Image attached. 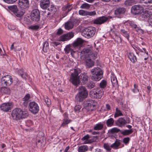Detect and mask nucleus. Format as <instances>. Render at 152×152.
<instances>
[{"label": "nucleus", "mask_w": 152, "mask_h": 152, "mask_svg": "<svg viewBox=\"0 0 152 152\" xmlns=\"http://www.w3.org/2000/svg\"><path fill=\"white\" fill-rule=\"evenodd\" d=\"M126 123V121L123 118H119L116 122L117 125L120 127L124 126Z\"/></svg>", "instance_id": "24"}, {"label": "nucleus", "mask_w": 152, "mask_h": 152, "mask_svg": "<svg viewBox=\"0 0 152 152\" xmlns=\"http://www.w3.org/2000/svg\"><path fill=\"white\" fill-rule=\"evenodd\" d=\"M88 147L87 145H82L79 147L78 149L79 152H85L87 151Z\"/></svg>", "instance_id": "32"}, {"label": "nucleus", "mask_w": 152, "mask_h": 152, "mask_svg": "<svg viewBox=\"0 0 152 152\" xmlns=\"http://www.w3.org/2000/svg\"><path fill=\"white\" fill-rule=\"evenodd\" d=\"M108 18L104 16L99 17L94 20V23L96 24L101 25L106 22L108 20Z\"/></svg>", "instance_id": "18"}, {"label": "nucleus", "mask_w": 152, "mask_h": 152, "mask_svg": "<svg viewBox=\"0 0 152 152\" xmlns=\"http://www.w3.org/2000/svg\"><path fill=\"white\" fill-rule=\"evenodd\" d=\"M95 86V83L92 81H89L87 84V87L89 89L93 88Z\"/></svg>", "instance_id": "38"}, {"label": "nucleus", "mask_w": 152, "mask_h": 152, "mask_svg": "<svg viewBox=\"0 0 152 152\" xmlns=\"http://www.w3.org/2000/svg\"><path fill=\"white\" fill-rule=\"evenodd\" d=\"M87 11L83 10H80L79 11V14L81 16H87Z\"/></svg>", "instance_id": "51"}, {"label": "nucleus", "mask_w": 152, "mask_h": 152, "mask_svg": "<svg viewBox=\"0 0 152 152\" xmlns=\"http://www.w3.org/2000/svg\"><path fill=\"white\" fill-rule=\"evenodd\" d=\"M81 72V70L80 69L76 68L74 69V72L73 73H72L71 75H76V76H79L78 75Z\"/></svg>", "instance_id": "42"}, {"label": "nucleus", "mask_w": 152, "mask_h": 152, "mask_svg": "<svg viewBox=\"0 0 152 152\" xmlns=\"http://www.w3.org/2000/svg\"><path fill=\"white\" fill-rule=\"evenodd\" d=\"M104 94V91L102 89L100 88L94 89L89 93L90 96L92 98L99 99L101 98Z\"/></svg>", "instance_id": "5"}, {"label": "nucleus", "mask_w": 152, "mask_h": 152, "mask_svg": "<svg viewBox=\"0 0 152 152\" xmlns=\"http://www.w3.org/2000/svg\"><path fill=\"white\" fill-rule=\"evenodd\" d=\"M114 121L113 118H110L108 119L106 122V124L108 127H110L113 125Z\"/></svg>", "instance_id": "34"}, {"label": "nucleus", "mask_w": 152, "mask_h": 152, "mask_svg": "<svg viewBox=\"0 0 152 152\" xmlns=\"http://www.w3.org/2000/svg\"><path fill=\"white\" fill-rule=\"evenodd\" d=\"M72 5L69 3L63 6L62 8V10L64 17L66 16L68 13L72 10Z\"/></svg>", "instance_id": "15"}, {"label": "nucleus", "mask_w": 152, "mask_h": 152, "mask_svg": "<svg viewBox=\"0 0 152 152\" xmlns=\"http://www.w3.org/2000/svg\"><path fill=\"white\" fill-rule=\"evenodd\" d=\"M1 92L3 94H9L10 93V90L9 88L4 87L1 88Z\"/></svg>", "instance_id": "31"}, {"label": "nucleus", "mask_w": 152, "mask_h": 152, "mask_svg": "<svg viewBox=\"0 0 152 152\" xmlns=\"http://www.w3.org/2000/svg\"><path fill=\"white\" fill-rule=\"evenodd\" d=\"M84 42V40L82 39L78 38L72 44V47L74 48L82 47V45Z\"/></svg>", "instance_id": "22"}, {"label": "nucleus", "mask_w": 152, "mask_h": 152, "mask_svg": "<svg viewBox=\"0 0 152 152\" xmlns=\"http://www.w3.org/2000/svg\"><path fill=\"white\" fill-rule=\"evenodd\" d=\"M71 46L70 45H67L64 48L65 52L66 53H69L72 49Z\"/></svg>", "instance_id": "49"}, {"label": "nucleus", "mask_w": 152, "mask_h": 152, "mask_svg": "<svg viewBox=\"0 0 152 152\" xmlns=\"http://www.w3.org/2000/svg\"><path fill=\"white\" fill-rule=\"evenodd\" d=\"M8 28L10 30H13L15 29V26L9 25L8 26Z\"/></svg>", "instance_id": "62"}, {"label": "nucleus", "mask_w": 152, "mask_h": 152, "mask_svg": "<svg viewBox=\"0 0 152 152\" xmlns=\"http://www.w3.org/2000/svg\"><path fill=\"white\" fill-rule=\"evenodd\" d=\"M12 107V105L11 102L3 103L0 106L1 110L5 112L10 111Z\"/></svg>", "instance_id": "14"}, {"label": "nucleus", "mask_w": 152, "mask_h": 152, "mask_svg": "<svg viewBox=\"0 0 152 152\" xmlns=\"http://www.w3.org/2000/svg\"><path fill=\"white\" fill-rule=\"evenodd\" d=\"M115 110L116 112L114 115V116L115 118L119 116L123 115L121 111L119 110L118 108H116L115 109Z\"/></svg>", "instance_id": "40"}, {"label": "nucleus", "mask_w": 152, "mask_h": 152, "mask_svg": "<svg viewBox=\"0 0 152 152\" xmlns=\"http://www.w3.org/2000/svg\"><path fill=\"white\" fill-rule=\"evenodd\" d=\"M91 49L92 48H86L83 49L80 52V49L78 50L77 51L79 53H80L81 54H88L89 56L90 54L91 53Z\"/></svg>", "instance_id": "25"}, {"label": "nucleus", "mask_w": 152, "mask_h": 152, "mask_svg": "<svg viewBox=\"0 0 152 152\" xmlns=\"http://www.w3.org/2000/svg\"><path fill=\"white\" fill-rule=\"evenodd\" d=\"M121 144L120 140H116L114 143L112 144L110 147L114 149H117L119 148V147Z\"/></svg>", "instance_id": "26"}, {"label": "nucleus", "mask_w": 152, "mask_h": 152, "mask_svg": "<svg viewBox=\"0 0 152 152\" xmlns=\"http://www.w3.org/2000/svg\"><path fill=\"white\" fill-rule=\"evenodd\" d=\"M81 108V106L79 105H76L74 108V110L76 112H79Z\"/></svg>", "instance_id": "60"}, {"label": "nucleus", "mask_w": 152, "mask_h": 152, "mask_svg": "<svg viewBox=\"0 0 152 152\" xmlns=\"http://www.w3.org/2000/svg\"><path fill=\"white\" fill-rule=\"evenodd\" d=\"M70 82L74 86H77L80 83V80L79 76H76V75H71L70 79Z\"/></svg>", "instance_id": "16"}, {"label": "nucleus", "mask_w": 152, "mask_h": 152, "mask_svg": "<svg viewBox=\"0 0 152 152\" xmlns=\"http://www.w3.org/2000/svg\"><path fill=\"white\" fill-rule=\"evenodd\" d=\"M90 5L87 3H84L80 7L81 9H88L90 7Z\"/></svg>", "instance_id": "43"}, {"label": "nucleus", "mask_w": 152, "mask_h": 152, "mask_svg": "<svg viewBox=\"0 0 152 152\" xmlns=\"http://www.w3.org/2000/svg\"><path fill=\"white\" fill-rule=\"evenodd\" d=\"M19 74L23 79H26L28 77L27 74L23 71V69H20L19 71Z\"/></svg>", "instance_id": "41"}, {"label": "nucleus", "mask_w": 152, "mask_h": 152, "mask_svg": "<svg viewBox=\"0 0 152 152\" xmlns=\"http://www.w3.org/2000/svg\"><path fill=\"white\" fill-rule=\"evenodd\" d=\"M28 107L30 112L33 114L37 113L39 110L38 104L34 102H30L28 104Z\"/></svg>", "instance_id": "9"}, {"label": "nucleus", "mask_w": 152, "mask_h": 152, "mask_svg": "<svg viewBox=\"0 0 152 152\" xmlns=\"http://www.w3.org/2000/svg\"><path fill=\"white\" fill-rule=\"evenodd\" d=\"M138 86L136 84H134V88L132 90V91L134 93H135L137 92H139V90L138 89Z\"/></svg>", "instance_id": "53"}, {"label": "nucleus", "mask_w": 152, "mask_h": 152, "mask_svg": "<svg viewBox=\"0 0 152 152\" xmlns=\"http://www.w3.org/2000/svg\"><path fill=\"white\" fill-rule=\"evenodd\" d=\"M96 15V13L95 11H87V15H89L90 16H94Z\"/></svg>", "instance_id": "55"}, {"label": "nucleus", "mask_w": 152, "mask_h": 152, "mask_svg": "<svg viewBox=\"0 0 152 152\" xmlns=\"http://www.w3.org/2000/svg\"><path fill=\"white\" fill-rule=\"evenodd\" d=\"M111 81L113 86H116L118 84V81L115 76L113 75L111 77Z\"/></svg>", "instance_id": "30"}, {"label": "nucleus", "mask_w": 152, "mask_h": 152, "mask_svg": "<svg viewBox=\"0 0 152 152\" xmlns=\"http://www.w3.org/2000/svg\"><path fill=\"white\" fill-rule=\"evenodd\" d=\"M88 95V92L86 88L84 86H81L79 88L78 93L75 96V100L77 102H82L87 97Z\"/></svg>", "instance_id": "3"}, {"label": "nucleus", "mask_w": 152, "mask_h": 152, "mask_svg": "<svg viewBox=\"0 0 152 152\" xmlns=\"http://www.w3.org/2000/svg\"><path fill=\"white\" fill-rule=\"evenodd\" d=\"M121 131L119 129L117 128H112L110 130V132L112 133H114L115 132H121Z\"/></svg>", "instance_id": "56"}, {"label": "nucleus", "mask_w": 152, "mask_h": 152, "mask_svg": "<svg viewBox=\"0 0 152 152\" xmlns=\"http://www.w3.org/2000/svg\"><path fill=\"white\" fill-rule=\"evenodd\" d=\"M39 26L38 25H35L31 26L29 27V28L33 30H37L39 28Z\"/></svg>", "instance_id": "59"}, {"label": "nucleus", "mask_w": 152, "mask_h": 152, "mask_svg": "<svg viewBox=\"0 0 152 152\" xmlns=\"http://www.w3.org/2000/svg\"><path fill=\"white\" fill-rule=\"evenodd\" d=\"M12 83V78L9 75L4 76L1 79V83L4 86H9Z\"/></svg>", "instance_id": "11"}, {"label": "nucleus", "mask_w": 152, "mask_h": 152, "mask_svg": "<svg viewBox=\"0 0 152 152\" xmlns=\"http://www.w3.org/2000/svg\"><path fill=\"white\" fill-rule=\"evenodd\" d=\"M0 55L3 56L4 57H8V56L6 54L4 49L2 50L0 48Z\"/></svg>", "instance_id": "50"}, {"label": "nucleus", "mask_w": 152, "mask_h": 152, "mask_svg": "<svg viewBox=\"0 0 152 152\" xmlns=\"http://www.w3.org/2000/svg\"><path fill=\"white\" fill-rule=\"evenodd\" d=\"M133 132L132 129L129 130H124V131H121V133L124 136H126L129 135L133 133Z\"/></svg>", "instance_id": "28"}, {"label": "nucleus", "mask_w": 152, "mask_h": 152, "mask_svg": "<svg viewBox=\"0 0 152 152\" xmlns=\"http://www.w3.org/2000/svg\"><path fill=\"white\" fill-rule=\"evenodd\" d=\"M8 8L12 12L15 14L16 11H18V7L16 5H13L9 6Z\"/></svg>", "instance_id": "33"}, {"label": "nucleus", "mask_w": 152, "mask_h": 152, "mask_svg": "<svg viewBox=\"0 0 152 152\" xmlns=\"http://www.w3.org/2000/svg\"><path fill=\"white\" fill-rule=\"evenodd\" d=\"M18 4L20 9L25 10L29 7V0H19Z\"/></svg>", "instance_id": "12"}, {"label": "nucleus", "mask_w": 152, "mask_h": 152, "mask_svg": "<svg viewBox=\"0 0 152 152\" xmlns=\"http://www.w3.org/2000/svg\"><path fill=\"white\" fill-rule=\"evenodd\" d=\"M95 31V28L94 27H89L84 29L82 31V34L85 37L89 38L94 36Z\"/></svg>", "instance_id": "6"}, {"label": "nucleus", "mask_w": 152, "mask_h": 152, "mask_svg": "<svg viewBox=\"0 0 152 152\" xmlns=\"http://www.w3.org/2000/svg\"><path fill=\"white\" fill-rule=\"evenodd\" d=\"M4 2L8 4H12L16 2L17 0H3Z\"/></svg>", "instance_id": "61"}, {"label": "nucleus", "mask_w": 152, "mask_h": 152, "mask_svg": "<svg viewBox=\"0 0 152 152\" xmlns=\"http://www.w3.org/2000/svg\"><path fill=\"white\" fill-rule=\"evenodd\" d=\"M40 5L41 7L43 9H47V11H45L44 15L46 16L47 18H49L53 16L56 11V7L53 5L50 6L49 0H41Z\"/></svg>", "instance_id": "1"}, {"label": "nucleus", "mask_w": 152, "mask_h": 152, "mask_svg": "<svg viewBox=\"0 0 152 152\" xmlns=\"http://www.w3.org/2000/svg\"><path fill=\"white\" fill-rule=\"evenodd\" d=\"M48 49L49 43L48 42L45 41L43 44L42 50L44 52H46Z\"/></svg>", "instance_id": "39"}, {"label": "nucleus", "mask_w": 152, "mask_h": 152, "mask_svg": "<svg viewBox=\"0 0 152 152\" xmlns=\"http://www.w3.org/2000/svg\"><path fill=\"white\" fill-rule=\"evenodd\" d=\"M24 10H19L18 9V11H16L15 15L18 17H20L22 16L25 13Z\"/></svg>", "instance_id": "35"}, {"label": "nucleus", "mask_w": 152, "mask_h": 152, "mask_svg": "<svg viewBox=\"0 0 152 152\" xmlns=\"http://www.w3.org/2000/svg\"><path fill=\"white\" fill-rule=\"evenodd\" d=\"M63 32V30L61 28H60L58 30V31L56 33V34L57 35H59L62 34Z\"/></svg>", "instance_id": "63"}, {"label": "nucleus", "mask_w": 152, "mask_h": 152, "mask_svg": "<svg viewBox=\"0 0 152 152\" xmlns=\"http://www.w3.org/2000/svg\"><path fill=\"white\" fill-rule=\"evenodd\" d=\"M134 1V0H126L124 2V4L126 6H131Z\"/></svg>", "instance_id": "46"}, {"label": "nucleus", "mask_w": 152, "mask_h": 152, "mask_svg": "<svg viewBox=\"0 0 152 152\" xmlns=\"http://www.w3.org/2000/svg\"><path fill=\"white\" fill-rule=\"evenodd\" d=\"M97 55V52H92V51H91V53L88 56L90 58L94 59L96 58Z\"/></svg>", "instance_id": "47"}, {"label": "nucleus", "mask_w": 152, "mask_h": 152, "mask_svg": "<svg viewBox=\"0 0 152 152\" xmlns=\"http://www.w3.org/2000/svg\"><path fill=\"white\" fill-rule=\"evenodd\" d=\"M74 33L72 32H69L67 33L64 34L61 36L59 38L60 41H67L73 37Z\"/></svg>", "instance_id": "13"}, {"label": "nucleus", "mask_w": 152, "mask_h": 152, "mask_svg": "<svg viewBox=\"0 0 152 152\" xmlns=\"http://www.w3.org/2000/svg\"><path fill=\"white\" fill-rule=\"evenodd\" d=\"M144 10V8L139 5H135L131 8V12L134 15H137L142 14Z\"/></svg>", "instance_id": "8"}, {"label": "nucleus", "mask_w": 152, "mask_h": 152, "mask_svg": "<svg viewBox=\"0 0 152 152\" xmlns=\"http://www.w3.org/2000/svg\"><path fill=\"white\" fill-rule=\"evenodd\" d=\"M128 22L129 25L132 28V29L134 30L137 32L143 34V30L141 29L140 27H138L134 22L133 21H129Z\"/></svg>", "instance_id": "19"}, {"label": "nucleus", "mask_w": 152, "mask_h": 152, "mask_svg": "<svg viewBox=\"0 0 152 152\" xmlns=\"http://www.w3.org/2000/svg\"><path fill=\"white\" fill-rule=\"evenodd\" d=\"M75 19H73L71 20H69L64 24L65 28L67 30H69L72 29L75 25L74 22L77 21Z\"/></svg>", "instance_id": "17"}, {"label": "nucleus", "mask_w": 152, "mask_h": 152, "mask_svg": "<svg viewBox=\"0 0 152 152\" xmlns=\"http://www.w3.org/2000/svg\"><path fill=\"white\" fill-rule=\"evenodd\" d=\"M107 86V82L105 80H102L99 84V86L101 88H104Z\"/></svg>", "instance_id": "44"}, {"label": "nucleus", "mask_w": 152, "mask_h": 152, "mask_svg": "<svg viewBox=\"0 0 152 152\" xmlns=\"http://www.w3.org/2000/svg\"><path fill=\"white\" fill-rule=\"evenodd\" d=\"M71 121L70 120H69V119H63V122L61 125V126H64L68 124H69L70 122H71Z\"/></svg>", "instance_id": "48"}, {"label": "nucleus", "mask_w": 152, "mask_h": 152, "mask_svg": "<svg viewBox=\"0 0 152 152\" xmlns=\"http://www.w3.org/2000/svg\"><path fill=\"white\" fill-rule=\"evenodd\" d=\"M80 83L81 82V83L83 84H85L88 81V77L86 73H81L79 76Z\"/></svg>", "instance_id": "20"}, {"label": "nucleus", "mask_w": 152, "mask_h": 152, "mask_svg": "<svg viewBox=\"0 0 152 152\" xmlns=\"http://www.w3.org/2000/svg\"><path fill=\"white\" fill-rule=\"evenodd\" d=\"M90 137L89 135L87 134L83 137L82 138L81 140L83 141H84V140L86 141H85L86 142H85V143H91L92 142H96V139H97V136L94 137L93 139L88 140Z\"/></svg>", "instance_id": "21"}, {"label": "nucleus", "mask_w": 152, "mask_h": 152, "mask_svg": "<svg viewBox=\"0 0 152 152\" xmlns=\"http://www.w3.org/2000/svg\"><path fill=\"white\" fill-rule=\"evenodd\" d=\"M86 66L88 68H90L94 66V62L91 59H87L86 60Z\"/></svg>", "instance_id": "27"}, {"label": "nucleus", "mask_w": 152, "mask_h": 152, "mask_svg": "<svg viewBox=\"0 0 152 152\" xmlns=\"http://www.w3.org/2000/svg\"><path fill=\"white\" fill-rule=\"evenodd\" d=\"M30 95L29 94H27L23 99V101H28L30 98Z\"/></svg>", "instance_id": "58"}, {"label": "nucleus", "mask_w": 152, "mask_h": 152, "mask_svg": "<svg viewBox=\"0 0 152 152\" xmlns=\"http://www.w3.org/2000/svg\"><path fill=\"white\" fill-rule=\"evenodd\" d=\"M45 102L47 104L48 106H49L51 104V102L50 100L49 99L47 96H46V98L45 99Z\"/></svg>", "instance_id": "54"}, {"label": "nucleus", "mask_w": 152, "mask_h": 152, "mask_svg": "<svg viewBox=\"0 0 152 152\" xmlns=\"http://www.w3.org/2000/svg\"><path fill=\"white\" fill-rule=\"evenodd\" d=\"M31 20L35 22H39L40 19V13L38 9L33 10L31 15Z\"/></svg>", "instance_id": "10"}, {"label": "nucleus", "mask_w": 152, "mask_h": 152, "mask_svg": "<svg viewBox=\"0 0 152 152\" xmlns=\"http://www.w3.org/2000/svg\"><path fill=\"white\" fill-rule=\"evenodd\" d=\"M104 147L106 150L108 152H110L111 150V147L108 143H105L104 144Z\"/></svg>", "instance_id": "45"}, {"label": "nucleus", "mask_w": 152, "mask_h": 152, "mask_svg": "<svg viewBox=\"0 0 152 152\" xmlns=\"http://www.w3.org/2000/svg\"><path fill=\"white\" fill-rule=\"evenodd\" d=\"M128 57L130 60L133 63H135L137 61V58L134 54L132 53H130L128 54Z\"/></svg>", "instance_id": "29"}, {"label": "nucleus", "mask_w": 152, "mask_h": 152, "mask_svg": "<svg viewBox=\"0 0 152 152\" xmlns=\"http://www.w3.org/2000/svg\"><path fill=\"white\" fill-rule=\"evenodd\" d=\"M84 106L86 108L89 110L93 111L96 106V103L92 99H87L84 102Z\"/></svg>", "instance_id": "7"}, {"label": "nucleus", "mask_w": 152, "mask_h": 152, "mask_svg": "<svg viewBox=\"0 0 152 152\" xmlns=\"http://www.w3.org/2000/svg\"><path fill=\"white\" fill-rule=\"evenodd\" d=\"M123 142L126 145H127L129 142L130 140V138L129 137L124 138L123 140Z\"/></svg>", "instance_id": "52"}, {"label": "nucleus", "mask_w": 152, "mask_h": 152, "mask_svg": "<svg viewBox=\"0 0 152 152\" xmlns=\"http://www.w3.org/2000/svg\"><path fill=\"white\" fill-rule=\"evenodd\" d=\"M126 11V9L124 7H119L117 8L115 11V14L118 17L120 15H123L125 13Z\"/></svg>", "instance_id": "23"}, {"label": "nucleus", "mask_w": 152, "mask_h": 152, "mask_svg": "<svg viewBox=\"0 0 152 152\" xmlns=\"http://www.w3.org/2000/svg\"><path fill=\"white\" fill-rule=\"evenodd\" d=\"M121 31L122 35L129 40V35L127 32L124 29H121Z\"/></svg>", "instance_id": "36"}, {"label": "nucleus", "mask_w": 152, "mask_h": 152, "mask_svg": "<svg viewBox=\"0 0 152 152\" xmlns=\"http://www.w3.org/2000/svg\"><path fill=\"white\" fill-rule=\"evenodd\" d=\"M141 2L145 4H152V0H140Z\"/></svg>", "instance_id": "57"}, {"label": "nucleus", "mask_w": 152, "mask_h": 152, "mask_svg": "<svg viewBox=\"0 0 152 152\" xmlns=\"http://www.w3.org/2000/svg\"><path fill=\"white\" fill-rule=\"evenodd\" d=\"M29 115V113L27 110H23L19 108L14 109L11 112L12 119L15 121H18L25 118Z\"/></svg>", "instance_id": "2"}, {"label": "nucleus", "mask_w": 152, "mask_h": 152, "mask_svg": "<svg viewBox=\"0 0 152 152\" xmlns=\"http://www.w3.org/2000/svg\"><path fill=\"white\" fill-rule=\"evenodd\" d=\"M91 72L92 75L91 79L94 80L98 81L103 77V72L99 68H94L91 70Z\"/></svg>", "instance_id": "4"}, {"label": "nucleus", "mask_w": 152, "mask_h": 152, "mask_svg": "<svg viewBox=\"0 0 152 152\" xmlns=\"http://www.w3.org/2000/svg\"><path fill=\"white\" fill-rule=\"evenodd\" d=\"M148 22L149 25L152 26V15L150 16L148 19Z\"/></svg>", "instance_id": "64"}, {"label": "nucleus", "mask_w": 152, "mask_h": 152, "mask_svg": "<svg viewBox=\"0 0 152 152\" xmlns=\"http://www.w3.org/2000/svg\"><path fill=\"white\" fill-rule=\"evenodd\" d=\"M103 127V125L100 123L96 124L94 127V129L96 130H99L102 129Z\"/></svg>", "instance_id": "37"}]
</instances>
